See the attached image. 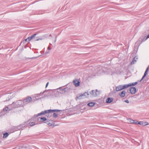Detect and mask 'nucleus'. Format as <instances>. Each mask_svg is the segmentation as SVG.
<instances>
[{
	"instance_id": "1",
	"label": "nucleus",
	"mask_w": 149,
	"mask_h": 149,
	"mask_svg": "<svg viewBox=\"0 0 149 149\" xmlns=\"http://www.w3.org/2000/svg\"><path fill=\"white\" fill-rule=\"evenodd\" d=\"M99 92L97 90H93L90 92V95L91 97H95L99 95Z\"/></svg>"
},
{
	"instance_id": "2",
	"label": "nucleus",
	"mask_w": 149,
	"mask_h": 149,
	"mask_svg": "<svg viewBox=\"0 0 149 149\" xmlns=\"http://www.w3.org/2000/svg\"><path fill=\"white\" fill-rule=\"evenodd\" d=\"M15 104L16 106V107L17 108L23 107L24 106L23 101L22 100H17L16 102H15Z\"/></svg>"
},
{
	"instance_id": "3",
	"label": "nucleus",
	"mask_w": 149,
	"mask_h": 149,
	"mask_svg": "<svg viewBox=\"0 0 149 149\" xmlns=\"http://www.w3.org/2000/svg\"><path fill=\"white\" fill-rule=\"evenodd\" d=\"M67 88H65L63 89L62 88V87H60L59 88L56 89V91L58 92V94H62L63 93H65L66 91Z\"/></svg>"
},
{
	"instance_id": "4",
	"label": "nucleus",
	"mask_w": 149,
	"mask_h": 149,
	"mask_svg": "<svg viewBox=\"0 0 149 149\" xmlns=\"http://www.w3.org/2000/svg\"><path fill=\"white\" fill-rule=\"evenodd\" d=\"M32 98L31 97L27 96L26 98L22 100L24 105L27 104V103L30 102L31 101Z\"/></svg>"
},
{
	"instance_id": "5",
	"label": "nucleus",
	"mask_w": 149,
	"mask_h": 149,
	"mask_svg": "<svg viewBox=\"0 0 149 149\" xmlns=\"http://www.w3.org/2000/svg\"><path fill=\"white\" fill-rule=\"evenodd\" d=\"M35 119V117H33L31 119H30L28 121H27V122H28V125L29 124L31 126H32L35 125L36 124L35 123V122H31L32 120H34Z\"/></svg>"
},
{
	"instance_id": "6",
	"label": "nucleus",
	"mask_w": 149,
	"mask_h": 149,
	"mask_svg": "<svg viewBox=\"0 0 149 149\" xmlns=\"http://www.w3.org/2000/svg\"><path fill=\"white\" fill-rule=\"evenodd\" d=\"M9 107V110H11L13 109L17 108L15 104V102H13L12 104L8 105Z\"/></svg>"
},
{
	"instance_id": "7",
	"label": "nucleus",
	"mask_w": 149,
	"mask_h": 149,
	"mask_svg": "<svg viewBox=\"0 0 149 149\" xmlns=\"http://www.w3.org/2000/svg\"><path fill=\"white\" fill-rule=\"evenodd\" d=\"M149 65L148 66V67L147 68L144 74L143 75V76L142 77L141 79L140 80L138 81H139V82L141 81L146 76V75H147V74H148V71L149 70Z\"/></svg>"
},
{
	"instance_id": "8",
	"label": "nucleus",
	"mask_w": 149,
	"mask_h": 149,
	"mask_svg": "<svg viewBox=\"0 0 149 149\" xmlns=\"http://www.w3.org/2000/svg\"><path fill=\"white\" fill-rule=\"evenodd\" d=\"M130 93L132 94H135L136 91V89L135 87H132L130 88Z\"/></svg>"
},
{
	"instance_id": "9",
	"label": "nucleus",
	"mask_w": 149,
	"mask_h": 149,
	"mask_svg": "<svg viewBox=\"0 0 149 149\" xmlns=\"http://www.w3.org/2000/svg\"><path fill=\"white\" fill-rule=\"evenodd\" d=\"M73 83L76 86H79L80 82L79 80L76 79L73 80Z\"/></svg>"
},
{
	"instance_id": "10",
	"label": "nucleus",
	"mask_w": 149,
	"mask_h": 149,
	"mask_svg": "<svg viewBox=\"0 0 149 149\" xmlns=\"http://www.w3.org/2000/svg\"><path fill=\"white\" fill-rule=\"evenodd\" d=\"M139 125H140L143 126H145L148 124V123L147 122H143V121H140L139 122Z\"/></svg>"
},
{
	"instance_id": "11",
	"label": "nucleus",
	"mask_w": 149,
	"mask_h": 149,
	"mask_svg": "<svg viewBox=\"0 0 149 149\" xmlns=\"http://www.w3.org/2000/svg\"><path fill=\"white\" fill-rule=\"evenodd\" d=\"M28 122L26 121L23 123L21 124L20 125H21V127H22V130H23L25 127H27L28 125Z\"/></svg>"
},
{
	"instance_id": "12",
	"label": "nucleus",
	"mask_w": 149,
	"mask_h": 149,
	"mask_svg": "<svg viewBox=\"0 0 149 149\" xmlns=\"http://www.w3.org/2000/svg\"><path fill=\"white\" fill-rule=\"evenodd\" d=\"M113 101V98L111 97H109L107 99L106 102L107 103H109Z\"/></svg>"
},
{
	"instance_id": "13",
	"label": "nucleus",
	"mask_w": 149,
	"mask_h": 149,
	"mask_svg": "<svg viewBox=\"0 0 149 149\" xmlns=\"http://www.w3.org/2000/svg\"><path fill=\"white\" fill-rule=\"evenodd\" d=\"M116 91H118L122 90H123L122 88V85H118L116 87Z\"/></svg>"
},
{
	"instance_id": "14",
	"label": "nucleus",
	"mask_w": 149,
	"mask_h": 149,
	"mask_svg": "<svg viewBox=\"0 0 149 149\" xmlns=\"http://www.w3.org/2000/svg\"><path fill=\"white\" fill-rule=\"evenodd\" d=\"M37 34L36 33H35L32 35H31V36L27 38L28 40H29V41H30L31 40L33 39L34 38V37L36 36V35Z\"/></svg>"
},
{
	"instance_id": "15",
	"label": "nucleus",
	"mask_w": 149,
	"mask_h": 149,
	"mask_svg": "<svg viewBox=\"0 0 149 149\" xmlns=\"http://www.w3.org/2000/svg\"><path fill=\"white\" fill-rule=\"evenodd\" d=\"M126 93L125 91H123L120 93H119V95L121 97H124Z\"/></svg>"
},
{
	"instance_id": "16",
	"label": "nucleus",
	"mask_w": 149,
	"mask_h": 149,
	"mask_svg": "<svg viewBox=\"0 0 149 149\" xmlns=\"http://www.w3.org/2000/svg\"><path fill=\"white\" fill-rule=\"evenodd\" d=\"M49 113L53 112H57L61 111H62L61 110L58 109H49Z\"/></svg>"
},
{
	"instance_id": "17",
	"label": "nucleus",
	"mask_w": 149,
	"mask_h": 149,
	"mask_svg": "<svg viewBox=\"0 0 149 149\" xmlns=\"http://www.w3.org/2000/svg\"><path fill=\"white\" fill-rule=\"evenodd\" d=\"M81 94L83 97V98H85V97H88V95H89L88 92H85L83 94Z\"/></svg>"
},
{
	"instance_id": "18",
	"label": "nucleus",
	"mask_w": 149,
	"mask_h": 149,
	"mask_svg": "<svg viewBox=\"0 0 149 149\" xmlns=\"http://www.w3.org/2000/svg\"><path fill=\"white\" fill-rule=\"evenodd\" d=\"M22 127H21V125H20L17 127H15V129L16 131H17L18 130H22Z\"/></svg>"
},
{
	"instance_id": "19",
	"label": "nucleus",
	"mask_w": 149,
	"mask_h": 149,
	"mask_svg": "<svg viewBox=\"0 0 149 149\" xmlns=\"http://www.w3.org/2000/svg\"><path fill=\"white\" fill-rule=\"evenodd\" d=\"M122 85V89H124L128 87H130V85H129V84H124Z\"/></svg>"
},
{
	"instance_id": "20",
	"label": "nucleus",
	"mask_w": 149,
	"mask_h": 149,
	"mask_svg": "<svg viewBox=\"0 0 149 149\" xmlns=\"http://www.w3.org/2000/svg\"><path fill=\"white\" fill-rule=\"evenodd\" d=\"M95 104V103L93 102H90L88 103L87 105L90 107H92Z\"/></svg>"
},
{
	"instance_id": "21",
	"label": "nucleus",
	"mask_w": 149,
	"mask_h": 149,
	"mask_svg": "<svg viewBox=\"0 0 149 149\" xmlns=\"http://www.w3.org/2000/svg\"><path fill=\"white\" fill-rule=\"evenodd\" d=\"M143 38V37H140V38H139V39L140 40H141V43L143 42H144L147 39H146V37H144Z\"/></svg>"
},
{
	"instance_id": "22",
	"label": "nucleus",
	"mask_w": 149,
	"mask_h": 149,
	"mask_svg": "<svg viewBox=\"0 0 149 149\" xmlns=\"http://www.w3.org/2000/svg\"><path fill=\"white\" fill-rule=\"evenodd\" d=\"M41 112V113L42 115H44L45 114L49 113V110H45L43 111H42Z\"/></svg>"
},
{
	"instance_id": "23",
	"label": "nucleus",
	"mask_w": 149,
	"mask_h": 149,
	"mask_svg": "<svg viewBox=\"0 0 149 149\" xmlns=\"http://www.w3.org/2000/svg\"><path fill=\"white\" fill-rule=\"evenodd\" d=\"M83 96L81 94H78L76 97V98L78 99H81L83 98Z\"/></svg>"
},
{
	"instance_id": "24",
	"label": "nucleus",
	"mask_w": 149,
	"mask_h": 149,
	"mask_svg": "<svg viewBox=\"0 0 149 149\" xmlns=\"http://www.w3.org/2000/svg\"><path fill=\"white\" fill-rule=\"evenodd\" d=\"M138 83V82H135L129 84V85H130V87L132 86H134L137 84Z\"/></svg>"
},
{
	"instance_id": "25",
	"label": "nucleus",
	"mask_w": 149,
	"mask_h": 149,
	"mask_svg": "<svg viewBox=\"0 0 149 149\" xmlns=\"http://www.w3.org/2000/svg\"><path fill=\"white\" fill-rule=\"evenodd\" d=\"M42 39L41 38H38V37H36L35 36L34 37L33 40L34 41H36L39 40H42Z\"/></svg>"
},
{
	"instance_id": "26",
	"label": "nucleus",
	"mask_w": 149,
	"mask_h": 149,
	"mask_svg": "<svg viewBox=\"0 0 149 149\" xmlns=\"http://www.w3.org/2000/svg\"><path fill=\"white\" fill-rule=\"evenodd\" d=\"M9 134L7 132H6L3 134V137L4 138H6L9 135Z\"/></svg>"
},
{
	"instance_id": "27",
	"label": "nucleus",
	"mask_w": 149,
	"mask_h": 149,
	"mask_svg": "<svg viewBox=\"0 0 149 149\" xmlns=\"http://www.w3.org/2000/svg\"><path fill=\"white\" fill-rule=\"evenodd\" d=\"M3 110L4 111H6L8 110V111H9V107L8 105L7 106L5 107V108H4Z\"/></svg>"
},
{
	"instance_id": "28",
	"label": "nucleus",
	"mask_w": 149,
	"mask_h": 149,
	"mask_svg": "<svg viewBox=\"0 0 149 149\" xmlns=\"http://www.w3.org/2000/svg\"><path fill=\"white\" fill-rule=\"evenodd\" d=\"M47 119L45 117H43L41 118H40V121L43 122L47 120Z\"/></svg>"
},
{
	"instance_id": "29",
	"label": "nucleus",
	"mask_w": 149,
	"mask_h": 149,
	"mask_svg": "<svg viewBox=\"0 0 149 149\" xmlns=\"http://www.w3.org/2000/svg\"><path fill=\"white\" fill-rule=\"evenodd\" d=\"M128 120L129 121V123L130 124H134V120H132L130 118L128 119Z\"/></svg>"
},
{
	"instance_id": "30",
	"label": "nucleus",
	"mask_w": 149,
	"mask_h": 149,
	"mask_svg": "<svg viewBox=\"0 0 149 149\" xmlns=\"http://www.w3.org/2000/svg\"><path fill=\"white\" fill-rule=\"evenodd\" d=\"M49 91V90H45V91H43L42 93L41 92L40 94H38V95H39V96H42V94H43V93H44L45 92H46V91Z\"/></svg>"
},
{
	"instance_id": "31",
	"label": "nucleus",
	"mask_w": 149,
	"mask_h": 149,
	"mask_svg": "<svg viewBox=\"0 0 149 149\" xmlns=\"http://www.w3.org/2000/svg\"><path fill=\"white\" fill-rule=\"evenodd\" d=\"M41 115H42V114H41V112L38 113L37 114L35 115L34 116V117L35 118L36 117H38L39 116H41Z\"/></svg>"
},
{
	"instance_id": "32",
	"label": "nucleus",
	"mask_w": 149,
	"mask_h": 149,
	"mask_svg": "<svg viewBox=\"0 0 149 149\" xmlns=\"http://www.w3.org/2000/svg\"><path fill=\"white\" fill-rule=\"evenodd\" d=\"M47 123V125L49 126H51L52 125H54V124H53L52 123H49L48 122H45V123Z\"/></svg>"
},
{
	"instance_id": "33",
	"label": "nucleus",
	"mask_w": 149,
	"mask_h": 149,
	"mask_svg": "<svg viewBox=\"0 0 149 149\" xmlns=\"http://www.w3.org/2000/svg\"><path fill=\"white\" fill-rule=\"evenodd\" d=\"M134 124H135L136 125H139V122L138 121L136 120H134Z\"/></svg>"
},
{
	"instance_id": "34",
	"label": "nucleus",
	"mask_w": 149,
	"mask_h": 149,
	"mask_svg": "<svg viewBox=\"0 0 149 149\" xmlns=\"http://www.w3.org/2000/svg\"><path fill=\"white\" fill-rule=\"evenodd\" d=\"M53 116L56 118L58 117V115L56 113H54L53 114Z\"/></svg>"
},
{
	"instance_id": "35",
	"label": "nucleus",
	"mask_w": 149,
	"mask_h": 149,
	"mask_svg": "<svg viewBox=\"0 0 149 149\" xmlns=\"http://www.w3.org/2000/svg\"><path fill=\"white\" fill-rule=\"evenodd\" d=\"M105 69L104 67H102L101 68V72H104L105 71H104V69Z\"/></svg>"
},
{
	"instance_id": "36",
	"label": "nucleus",
	"mask_w": 149,
	"mask_h": 149,
	"mask_svg": "<svg viewBox=\"0 0 149 149\" xmlns=\"http://www.w3.org/2000/svg\"><path fill=\"white\" fill-rule=\"evenodd\" d=\"M28 40V38H27L26 39H25L24 40H23V42L24 43H25L27 41V40Z\"/></svg>"
},
{
	"instance_id": "37",
	"label": "nucleus",
	"mask_w": 149,
	"mask_h": 149,
	"mask_svg": "<svg viewBox=\"0 0 149 149\" xmlns=\"http://www.w3.org/2000/svg\"><path fill=\"white\" fill-rule=\"evenodd\" d=\"M10 100V99L9 97H8V98H7L6 100L4 102H7V101H8L9 100Z\"/></svg>"
},
{
	"instance_id": "38",
	"label": "nucleus",
	"mask_w": 149,
	"mask_h": 149,
	"mask_svg": "<svg viewBox=\"0 0 149 149\" xmlns=\"http://www.w3.org/2000/svg\"><path fill=\"white\" fill-rule=\"evenodd\" d=\"M125 102H126V103H129V101L128 100H125Z\"/></svg>"
},
{
	"instance_id": "39",
	"label": "nucleus",
	"mask_w": 149,
	"mask_h": 149,
	"mask_svg": "<svg viewBox=\"0 0 149 149\" xmlns=\"http://www.w3.org/2000/svg\"><path fill=\"white\" fill-rule=\"evenodd\" d=\"M148 31H149V29L148 30ZM148 38H149V34L147 36V37H146V39H148Z\"/></svg>"
},
{
	"instance_id": "40",
	"label": "nucleus",
	"mask_w": 149,
	"mask_h": 149,
	"mask_svg": "<svg viewBox=\"0 0 149 149\" xmlns=\"http://www.w3.org/2000/svg\"><path fill=\"white\" fill-rule=\"evenodd\" d=\"M138 43H137V42H136L135 44V46H134V47H135L136 46H137L138 45Z\"/></svg>"
},
{
	"instance_id": "41",
	"label": "nucleus",
	"mask_w": 149,
	"mask_h": 149,
	"mask_svg": "<svg viewBox=\"0 0 149 149\" xmlns=\"http://www.w3.org/2000/svg\"><path fill=\"white\" fill-rule=\"evenodd\" d=\"M134 60H133L132 61V62H131V64H134Z\"/></svg>"
},
{
	"instance_id": "42",
	"label": "nucleus",
	"mask_w": 149,
	"mask_h": 149,
	"mask_svg": "<svg viewBox=\"0 0 149 149\" xmlns=\"http://www.w3.org/2000/svg\"><path fill=\"white\" fill-rule=\"evenodd\" d=\"M49 84V82L47 83L46 85V88L47 87Z\"/></svg>"
},
{
	"instance_id": "43",
	"label": "nucleus",
	"mask_w": 149,
	"mask_h": 149,
	"mask_svg": "<svg viewBox=\"0 0 149 149\" xmlns=\"http://www.w3.org/2000/svg\"><path fill=\"white\" fill-rule=\"evenodd\" d=\"M47 49L48 50H50L51 49V48H50L49 46H48L47 48Z\"/></svg>"
},
{
	"instance_id": "44",
	"label": "nucleus",
	"mask_w": 149,
	"mask_h": 149,
	"mask_svg": "<svg viewBox=\"0 0 149 149\" xmlns=\"http://www.w3.org/2000/svg\"><path fill=\"white\" fill-rule=\"evenodd\" d=\"M38 97V96H36V97ZM42 97H40V98H36V99H38L39 98H40V99H41V98Z\"/></svg>"
},
{
	"instance_id": "45",
	"label": "nucleus",
	"mask_w": 149,
	"mask_h": 149,
	"mask_svg": "<svg viewBox=\"0 0 149 149\" xmlns=\"http://www.w3.org/2000/svg\"><path fill=\"white\" fill-rule=\"evenodd\" d=\"M133 60H134V61H136V60L135 59V58H134Z\"/></svg>"
},
{
	"instance_id": "46",
	"label": "nucleus",
	"mask_w": 149,
	"mask_h": 149,
	"mask_svg": "<svg viewBox=\"0 0 149 149\" xmlns=\"http://www.w3.org/2000/svg\"><path fill=\"white\" fill-rule=\"evenodd\" d=\"M37 1H36L35 2H35H33V3H32L33 4V3H35L36 2H37Z\"/></svg>"
},
{
	"instance_id": "47",
	"label": "nucleus",
	"mask_w": 149,
	"mask_h": 149,
	"mask_svg": "<svg viewBox=\"0 0 149 149\" xmlns=\"http://www.w3.org/2000/svg\"><path fill=\"white\" fill-rule=\"evenodd\" d=\"M47 53H48V52L46 53H45V54H47Z\"/></svg>"
}]
</instances>
